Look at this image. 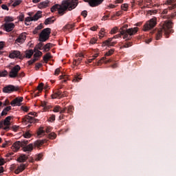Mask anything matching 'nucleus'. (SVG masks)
<instances>
[{"mask_svg": "<svg viewBox=\"0 0 176 176\" xmlns=\"http://www.w3.org/2000/svg\"><path fill=\"white\" fill-rule=\"evenodd\" d=\"M12 120V116H8L3 121L4 126H10V120Z\"/></svg>", "mask_w": 176, "mask_h": 176, "instance_id": "25", "label": "nucleus"}, {"mask_svg": "<svg viewBox=\"0 0 176 176\" xmlns=\"http://www.w3.org/2000/svg\"><path fill=\"white\" fill-rule=\"evenodd\" d=\"M42 52L37 50V52L34 54V58L28 61L29 65H32L34 63L39 60V57L42 56Z\"/></svg>", "mask_w": 176, "mask_h": 176, "instance_id": "12", "label": "nucleus"}, {"mask_svg": "<svg viewBox=\"0 0 176 176\" xmlns=\"http://www.w3.org/2000/svg\"><path fill=\"white\" fill-rule=\"evenodd\" d=\"M61 110V107L60 106H56L54 109H53V112H60V111Z\"/></svg>", "mask_w": 176, "mask_h": 176, "instance_id": "45", "label": "nucleus"}, {"mask_svg": "<svg viewBox=\"0 0 176 176\" xmlns=\"http://www.w3.org/2000/svg\"><path fill=\"white\" fill-rule=\"evenodd\" d=\"M81 16H82L85 18L87 17V10L82 11L81 12Z\"/></svg>", "mask_w": 176, "mask_h": 176, "instance_id": "57", "label": "nucleus"}, {"mask_svg": "<svg viewBox=\"0 0 176 176\" xmlns=\"http://www.w3.org/2000/svg\"><path fill=\"white\" fill-rule=\"evenodd\" d=\"M98 57V54H95L93 56L92 58L88 60V63H91L94 60H96Z\"/></svg>", "mask_w": 176, "mask_h": 176, "instance_id": "44", "label": "nucleus"}, {"mask_svg": "<svg viewBox=\"0 0 176 176\" xmlns=\"http://www.w3.org/2000/svg\"><path fill=\"white\" fill-rule=\"evenodd\" d=\"M43 157V155L42 153H39L35 156L34 160H36V162H39L42 160Z\"/></svg>", "mask_w": 176, "mask_h": 176, "instance_id": "34", "label": "nucleus"}, {"mask_svg": "<svg viewBox=\"0 0 176 176\" xmlns=\"http://www.w3.org/2000/svg\"><path fill=\"white\" fill-rule=\"evenodd\" d=\"M56 120V115L52 114L50 117L48 118V122H53Z\"/></svg>", "mask_w": 176, "mask_h": 176, "instance_id": "40", "label": "nucleus"}, {"mask_svg": "<svg viewBox=\"0 0 176 176\" xmlns=\"http://www.w3.org/2000/svg\"><path fill=\"white\" fill-rule=\"evenodd\" d=\"M74 27L73 25H66L65 26H64L63 30L64 31H65V30H69V31H71V29Z\"/></svg>", "mask_w": 176, "mask_h": 176, "instance_id": "42", "label": "nucleus"}, {"mask_svg": "<svg viewBox=\"0 0 176 176\" xmlns=\"http://www.w3.org/2000/svg\"><path fill=\"white\" fill-rule=\"evenodd\" d=\"M42 65H43L42 63H36V66H35L36 71H38V69H39V68H41Z\"/></svg>", "mask_w": 176, "mask_h": 176, "instance_id": "52", "label": "nucleus"}, {"mask_svg": "<svg viewBox=\"0 0 176 176\" xmlns=\"http://www.w3.org/2000/svg\"><path fill=\"white\" fill-rule=\"evenodd\" d=\"M50 131H52V128L50 126H47L46 129H45V132L46 133H50Z\"/></svg>", "mask_w": 176, "mask_h": 176, "instance_id": "64", "label": "nucleus"}, {"mask_svg": "<svg viewBox=\"0 0 176 176\" xmlns=\"http://www.w3.org/2000/svg\"><path fill=\"white\" fill-rule=\"evenodd\" d=\"M5 47V42L1 41L0 42V50H2ZM0 54H3V52L0 51Z\"/></svg>", "mask_w": 176, "mask_h": 176, "instance_id": "38", "label": "nucleus"}, {"mask_svg": "<svg viewBox=\"0 0 176 176\" xmlns=\"http://www.w3.org/2000/svg\"><path fill=\"white\" fill-rule=\"evenodd\" d=\"M138 32V28H131L126 30L121 29L120 33L115 35L113 38L118 39V38H120L122 35L123 36V39H126V41H130L133 35H135Z\"/></svg>", "mask_w": 176, "mask_h": 176, "instance_id": "3", "label": "nucleus"}, {"mask_svg": "<svg viewBox=\"0 0 176 176\" xmlns=\"http://www.w3.org/2000/svg\"><path fill=\"white\" fill-rule=\"evenodd\" d=\"M83 57V54L80 55V58H78L77 60H74L73 62L74 65H79L80 63H82V58Z\"/></svg>", "mask_w": 176, "mask_h": 176, "instance_id": "27", "label": "nucleus"}, {"mask_svg": "<svg viewBox=\"0 0 176 176\" xmlns=\"http://www.w3.org/2000/svg\"><path fill=\"white\" fill-rule=\"evenodd\" d=\"M27 166H28L27 164H21L15 170V171H14L15 174H20V173H23V171H24V170H25V168L27 167Z\"/></svg>", "mask_w": 176, "mask_h": 176, "instance_id": "17", "label": "nucleus"}, {"mask_svg": "<svg viewBox=\"0 0 176 176\" xmlns=\"http://www.w3.org/2000/svg\"><path fill=\"white\" fill-rule=\"evenodd\" d=\"M5 164V160L3 158H0V166H3Z\"/></svg>", "mask_w": 176, "mask_h": 176, "instance_id": "61", "label": "nucleus"}, {"mask_svg": "<svg viewBox=\"0 0 176 176\" xmlns=\"http://www.w3.org/2000/svg\"><path fill=\"white\" fill-rule=\"evenodd\" d=\"M131 46H133L131 43H125L122 47L127 48V47H131Z\"/></svg>", "mask_w": 176, "mask_h": 176, "instance_id": "50", "label": "nucleus"}, {"mask_svg": "<svg viewBox=\"0 0 176 176\" xmlns=\"http://www.w3.org/2000/svg\"><path fill=\"white\" fill-rule=\"evenodd\" d=\"M24 138H31V133L30 132H25L23 133Z\"/></svg>", "mask_w": 176, "mask_h": 176, "instance_id": "48", "label": "nucleus"}, {"mask_svg": "<svg viewBox=\"0 0 176 176\" xmlns=\"http://www.w3.org/2000/svg\"><path fill=\"white\" fill-rule=\"evenodd\" d=\"M54 19V16L46 19L45 20L44 24L45 25H47L49 24H53V23H54V21H56V19Z\"/></svg>", "mask_w": 176, "mask_h": 176, "instance_id": "23", "label": "nucleus"}, {"mask_svg": "<svg viewBox=\"0 0 176 176\" xmlns=\"http://www.w3.org/2000/svg\"><path fill=\"white\" fill-rule=\"evenodd\" d=\"M37 134L38 137H41V135H43V134H45V130H43V128H40L37 132Z\"/></svg>", "mask_w": 176, "mask_h": 176, "instance_id": "36", "label": "nucleus"}, {"mask_svg": "<svg viewBox=\"0 0 176 176\" xmlns=\"http://www.w3.org/2000/svg\"><path fill=\"white\" fill-rule=\"evenodd\" d=\"M4 30L6 31V32H11V31H13L14 30V27H16V25H14V23H6L3 25Z\"/></svg>", "mask_w": 176, "mask_h": 176, "instance_id": "14", "label": "nucleus"}, {"mask_svg": "<svg viewBox=\"0 0 176 176\" xmlns=\"http://www.w3.org/2000/svg\"><path fill=\"white\" fill-rule=\"evenodd\" d=\"M8 76V71L4 70L3 72L0 71V78H3Z\"/></svg>", "mask_w": 176, "mask_h": 176, "instance_id": "41", "label": "nucleus"}, {"mask_svg": "<svg viewBox=\"0 0 176 176\" xmlns=\"http://www.w3.org/2000/svg\"><path fill=\"white\" fill-rule=\"evenodd\" d=\"M33 150H34V144H30L23 147V152H28V153H30V152H32Z\"/></svg>", "mask_w": 176, "mask_h": 176, "instance_id": "20", "label": "nucleus"}, {"mask_svg": "<svg viewBox=\"0 0 176 176\" xmlns=\"http://www.w3.org/2000/svg\"><path fill=\"white\" fill-rule=\"evenodd\" d=\"M53 47V44L48 43L44 47L43 49L45 52H47L51 47Z\"/></svg>", "mask_w": 176, "mask_h": 176, "instance_id": "32", "label": "nucleus"}, {"mask_svg": "<svg viewBox=\"0 0 176 176\" xmlns=\"http://www.w3.org/2000/svg\"><path fill=\"white\" fill-rule=\"evenodd\" d=\"M25 39H27V36H25V33H23L19 36V37L16 39L15 42L17 43H23Z\"/></svg>", "mask_w": 176, "mask_h": 176, "instance_id": "16", "label": "nucleus"}, {"mask_svg": "<svg viewBox=\"0 0 176 176\" xmlns=\"http://www.w3.org/2000/svg\"><path fill=\"white\" fill-rule=\"evenodd\" d=\"M56 94L59 98H63V92L61 91H57Z\"/></svg>", "mask_w": 176, "mask_h": 176, "instance_id": "51", "label": "nucleus"}, {"mask_svg": "<svg viewBox=\"0 0 176 176\" xmlns=\"http://www.w3.org/2000/svg\"><path fill=\"white\" fill-rule=\"evenodd\" d=\"M97 43V40L96 38H93L90 40V43L91 45H94V43Z\"/></svg>", "mask_w": 176, "mask_h": 176, "instance_id": "59", "label": "nucleus"}, {"mask_svg": "<svg viewBox=\"0 0 176 176\" xmlns=\"http://www.w3.org/2000/svg\"><path fill=\"white\" fill-rule=\"evenodd\" d=\"M6 23H11V21H14V19L12 16H6L5 18Z\"/></svg>", "mask_w": 176, "mask_h": 176, "instance_id": "35", "label": "nucleus"}, {"mask_svg": "<svg viewBox=\"0 0 176 176\" xmlns=\"http://www.w3.org/2000/svg\"><path fill=\"white\" fill-rule=\"evenodd\" d=\"M113 52L115 50L111 49L109 52L105 54V57L102 58L97 63V65H100V64H102V63H105V64H108V63H112L113 60L111 58H107V57H109V56H112L113 54Z\"/></svg>", "mask_w": 176, "mask_h": 176, "instance_id": "7", "label": "nucleus"}, {"mask_svg": "<svg viewBox=\"0 0 176 176\" xmlns=\"http://www.w3.org/2000/svg\"><path fill=\"white\" fill-rule=\"evenodd\" d=\"M84 2H87L91 8H96L100 6L104 2V0H83Z\"/></svg>", "mask_w": 176, "mask_h": 176, "instance_id": "11", "label": "nucleus"}, {"mask_svg": "<svg viewBox=\"0 0 176 176\" xmlns=\"http://www.w3.org/2000/svg\"><path fill=\"white\" fill-rule=\"evenodd\" d=\"M41 17H42V11H38L33 16H32L33 21H38Z\"/></svg>", "mask_w": 176, "mask_h": 176, "instance_id": "21", "label": "nucleus"}, {"mask_svg": "<svg viewBox=\"0 0 176 176\" xmlns=\"http://www.w3.org/2000/svg\"><path fill=\"white\" fill-rule=\"evenodd\" d=\"M112 41H113V37L108 38L107 40L103 42L102 46H107L109 43L112 42Z\"/></svg>", "mask_w": 176, "mask_h": 176, "instance_id": "31", "label": "nucleus"}, {"mask_svg": "<svg viewBox=\"0 0 176 176\" xmlns=\"http://www.w3.org/2000/svg\"><path fill=\"white\" fill-rule=\"evenodd\" d=\"M173 22L170 20L164 21L162 23V26L155 31V39L159 41L163 35V32H164L165 35L168 36L170 34L174 32L173 30Z\"/></svg>", "mask_w": 176, "mask_h": 176, "instance_id": "2", "label": "nucleus"}, {"mask_svg": "<svg viewBox=\"0 0 176 176\" xmlns=\"http://www.w3.org/2000/svg\"><path fill=\"white\" fill-rule=\"evenodd\" d=\"M49 3H50V1L49 0H45V1L41 2L38 4V8L39 9H45V8H47V6H49Z\"/></svg>", "mask_w": 176, "mask_h": 176, "instance_id": "18", "label": "nucleus"}, {"mask_svg": "<svg viewBox=\"0 0 176 176\" xmlns=\"http://www.w3.org/2000/svg\"><path fill=\"white\" fill-rule=\"evenodd\" d=\"M22 122L23 123H36L38 120L30 116H25V117L22 118Z\"/></svg>", "mask_w": 176, "mask_h": 176, "instance_id": "15", "label": "nucleus"}, {"mask_svg": "<svg viewBox=\"0 0 176 176\" xmlns=\"http://www.w3.org/2000/svg\"><path fill=\"white\" fill-rule=\"evenodd\" d=\"M60 79H64L63 80V82H64V83H65V82H67V76H65V75H62V76H60Z\"/></svg>", "mask_w": 176, "mask_h": 176, "instance_id": "49", "label": "nucleus"}, {"mask_svg": "<svg viewBox=\"0 0 176 176\" xmlns=\"http://www.w3.org/2000/svg\"><path fill=\"white\" fill-rule=\"evenodd\" d=\"M10 58H19L20 60H23V56L20 52V51L12 50L10 52L9 56Z\"/></svg>", "mask_w": 176, "mask_h": 176, "instance_id": "10", "label": "nucleus"}, {"mask_svg": "<svg viewBox=\"0 0 176 176\" xmlns=\"http://www.w3.org/2000/svg\"><path fill=\"white\" fill-rule=\"evenodd\" d=\"M27 159H28V157L24 154H22L17 158V162H19V163H24Z\"/></svg>", "mask_w": 176, "mask_h": 176, "instance_id": "22", "label": "nucleus"}, {"mask_svg": "<svg viewBox=\"0 0 176 176\" xmlns=\"http://www.w3.org/2000/svg\"><path fill=\"white\" fill-rule=\"evenodd\" d=\"M67 113L72 115L74 113V107L69 106L67 109Z\"/></svg>", "mask_w": 176, "mask_h": 176, "instance_id": "39", "label": "nucleus"}, {"mask_svg": "<svg viewBox=\"0 0 176 176\" xmlns=\"http://www.w3.org/2000/svg\"><path fill=\"white\" fill-rule=\"evenodd\" d=\"M21 146L22 147L21 142H16L13 144V145L12 146V151H14V152H17V151H19V149H20Z\"/></svg>", "mask_w": 176, "mask_h": 176, "instance_id": "19", "label": "nucleus"}, {"mask_svg": "<svg viewBox=\"0 0 176 176\" xmlns=\"http://www.w3.org/2000/svg\"><path fill=\"white\" fill-rule=\"evenodd\" d=\"M128 8H129V4H126V3H125V4H122V5L121 6L122 10H124V11L127 10Z\"/></svg>", "mask_w": 176, "mask_h": 176, "instance_id": "47", "label": "nucleus"}, {"mask_svg": "<svg viewBox=\"0 0 176 176\" xmlns=\"http://www.w3.org/2000/svg\"><path fill=\"white\" fill-rule=\"evenodd\" d=\"M52 58V56L50 55V53H47L45 56H43V60L45 63H47L49 60Z\"/></svg>", "mask_w": 176, "mask_h": 176, "instance_id": "29", "label": "nucleus"}, {"mask_svg": "<svg viewBox=\"0 0 176 176\" xmlns=\"http://www.w3.org/2000/svg\"><path fill=\"white\" fill-rule=\"evenodd\" d=\"M18 90H19V87L12 85H8L3 88V93L10 94V93H13V91H18Z\"/></svg>", "mask_w": 176, "mask_h": 176, "instance_id": "9", "label": "nucleus"}, {"mask_svg": "<svg viewBox=\"0 0 176 176\" xmlns=\"http://www.w3.org/2000/svg\"><path fill=\"white\" fill-rule=\"evenodd\" d=\"M60 74V68H57L55 70L54 75H59Z\"/></svg>", "mask_w": 176, "mask_h": 176, "instance_id": "63", "label": "nucleus"}, {"mask_svg": "<svg viewBox=\"0 0 176 176\" xmlns=\"http://www.w3.org/2000/svg\"><path fill=\"white\" fill-rule=\"evenodd\" d=\"M37 90H38V91H42V90H43V82L40 83L38 85Z\"/></svg>", "mask_w": 176, "mask_h": 176, "instance_id": "46", "label": "nucleus"}, {"mask_svg": "<svg viewBox=\"0 0 176 176\" xmlns=\"http://www.w3.org/2000/svg\"><path fill=\"white\" fill-rule=\"evenodd\" d=\"M100 34L99 38L100 39H102V38H104V29H101Z\"/></svg>", "mask_w": 176, "mask_h": 176, "instance_id": "55", "label": "nucleus"}, {"mask_svg": "<svg viewBox=\"0 0 176 176\" xmlns=\"http://www.w3.org/2000/svg\"><path fill=\"white\" fill-rule=\"evenodd\" d=\"M166 5H168V8L164 9L162 12V17L163 19H167L168 20H170V19H175L176 17V11L175 12L171 13V14L168 15H164L167 14L168 13V10H173L174 9H176V0H168L166 1Z\"/></svg>", "mask_w": 176, "mask_h": 176, "instance_id": "4", "label": "nucleus"}, {"mask_svg": "<svg viewBox=\"0 0 176 176\" xmlns=\"http://www.w3.org/2000/svg\"><path fill=\"white\" fill-rule=\"evenodd\" d=\"M31 21H34V19H32V16H28L25 19V24L26 25H30L28 23H30Z\"/></svg>", "mask_w": 176, "mask_h": 176, "instance_id": "33", "label": "nucleus"}, {"mask_svg": "<svg viewBox=\"0 0 176 176\" xmlns=\"http://www.w3.org/2000/svg\"><path fill=\"white\" fill-rule=\"evenodd\" d=\"M48 138H50V140H56V138H57V134L54 132H52L48 135Z\"/></svg>", "mask_w": 176, "mask_h": 176, "instance_id": "30", "label": "nucleus"}, {"mask_svg": "<svg viewBox=\"0 0 176 176\" xmlns=\"http://www.w3.org/2000/svg\"><path fill=\"white\" fill-rule=\"evenodd\" d=\"M24 17H25L24 14L21 13L19 16L17 17V19H19V21H24Z\"/></svg>", "mask_w": 176, "mask_h": 176, "instance_id": "43", "label": "nucleus"}, {"mask_svg": "<svg viewBox=\"0 0 176 176\" xmlns=\"http://www.w3.org/2000/svg\"><path fill=\"white\" fill-rule=\"evenodd\" d=\"M20 69H21V67L19 65H16L14 67H12L9 72L10 78H17V76H19V72L20 71Z\"/></svg>", "mask_w": 176, "mask_h": 176, "instance_id": "8", "label": "nucleus"}, {"mask_svg": "<svg viewBox=\"0 0 176 176\" xmlns=\"http://www.w3.org/2000/svg\"><path fill=\"white\" fill-rule=\"evenodd\" d=\"M12 109V107L8 106L3 109V110L1 112V116H6L8 115V112Z\"/></svg>", "mask_w": 176, "mask_h": 176, "instance_id": "24", "label": "nucleus"}, {"mask_svg": "<svg viewBox=\"0 0 176 176\" xmlns=\"http://www.w3.org/2000/svg\"><path fill=\"white\" fill-rule=\"evenodd\" d=\"M156 14V11L155 10H148V14L152 15Z\"/></svg>", "mask_w": 176, "mask_h": 176, "instance_id": "62", "label": "nucleus"}, {"mask_svg": "<svg viewBox=\"0 0 176 176\" xmlns=\"http://www.w3.org/2000/svg\"><path fill=\"white\" fill-rule=\"evenodd\" d=\"M23 100H24L23 97L16 98L10 102V105H12V107H20L21 106V102H23Z\"/></svg>", "mask_w": 176, "mask_h": 176, "instance_id": "13", "label": "nucleus"}, {"mask_svg": "<svg viewBox=\"0 0 176 176\" xmlns=\"http://www.w3.org/2000/svg\"><path fill=\"white\" fill-rule=\"evenodd\" d=\"M21 108L24 111V112H28V111H30V108H28V107L22 106Z\"/></svg>", "mask_w": 176, "mask_h": 176, "instance_id": "58", "label": "nucleus"}, {"mask_svg": "<svg viewBox=\"0 0 176 176\" xmlns=\"http://www.w3.org/2000/svg\"><path fill=\"white\" fill-rule=\"evenodd\" d=\"M21 144H22V148H23V146H25V145H28V140H23V142H21Z\"/></svg>", "mask_w": 176, "mask_h": 176, "instance_id": "56", "label": "nucleus"}, {"mask_svg": "<svg viewBox=\"0 0 176 176\" xmlns=\"http://www.w3.org/2000/svg\"><path fill=\"white\" fill-rule=\"evenodd\" d=\"M32 54H34V50H30L29 51L26 52L25 57L27 58H31V57H32Z\"/></svg>", "mask_w": 176, "mask_h": 176, "instance_id": "28", "label": "nucleus"}, {"mask_svg": "<svg viewBox=\"0 0 176 176\" xmlns=\"http://www.w3.org/2000/svg\"><path fill=\"white\" fill-rule=\"evenodd\" d=\"M2 9H3V10H9V8L8 7V6L3 4L1 6Z\"/></svg>", "mask_w": 176, "mask_h": 176, "instance_id": "60", "label": "nucleus"}, {"mask_svg": "<svg viewBox=\"0 0 176 176\" xmlns=\"http://www.w3.org/2000/svg\"><path fill=\"white\" fill-rule=\"evenodd\" d=\"M52 32V29L50 28H47L42 30V32L39 34V43L36 45V48L39 49V50H42L43 49V43L42 42H46L49 38H50V34Z\"/></svg>", "mask_w": 176, "mask_h": 176, "instance_id": "5", "label": "nucleus"}, {"mask_svg": "<svg viewBox=\"0 0 176 176\" xmlns=\"http://www.w3.org/2000/svg\"><path fill=\"white\" fill-rule=\"evenodd\" d=\"M118 32V28H113V29H111V34H116Z\"/></svg>", "mask_w": 176, "mask_h": 176, "instance_id": "54", "label": "nucleus"}, {"mask_svg": "<svg viewBox=\"0 0 176 176\" xmlns=\"http://www.w3.org/2000/svg\"><path fill=\"white\" fill-rule=\"evenodd\" d=\"M47 140H37L34 142L35 146H41V145H43V144H46Z\"/></svg>", "mask_w": 176, "mask_h": 176, "instance_id": "26", "label": "nucleus"}, {"mask_svg": "<svg viewBox=\"0 0 176 176\" xmlns=\"http://www.w3.org/2000/svg\"><path fill=\"white\" fill-rule=\"evenodd\" d=\"M156 24H157L156 18L151 19L144 25L143 31H149L152 30V28H155V27H156Z\"/></svg>", "mask_w": 176, "mask_h": 176, "instance_id": "6", "label": "nucleus"}, {"mask_svg": "<svg viewBox=\"0 0 176 176\" xmlns=\"http://www.w3.org/2000/svg\"><path fill=\"white\" fill-rule=\"evenodd\" d=\"M78 0H65L63 1L62 5L56 4L51 8L52 13H54L56 10H58V14L63 16L65 14L67 10H74L76 6H78L79 2Z\"/></svg>", "mask_w": 176, "mask_h": 176, "instance_id": "1", "label": "nucleus"}, {"mask_svg": "<svg viewBox=\"0 0 176 176\" xmlns=\"http://www.w3.org/2000/svg\"><path fill=\"white\" fill-rule=\"evenodd\" d=\"M80 79H82V78H79V76H74V78L73 80H72V82H79V80H80Z\"/></svg>", "mask_w": 176, "mask_h": 176, "instance_id": "53", "label": "nucleus"}, {"mask_svg": "<svg viewBox=\"0 0 176 176\" xmlns=\"http://www.w3.org/2000/svg\"><path fill=\"white\" fill-rule=\"evenodd\" d=\"M21 2H23V0H16L13 3L12 6L16 8V6H19Z\"/></svg>", "mask_w": 176, "mask_h": 176, "instance_id": "37", "label": "nucleus"}]
</instances>
